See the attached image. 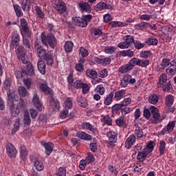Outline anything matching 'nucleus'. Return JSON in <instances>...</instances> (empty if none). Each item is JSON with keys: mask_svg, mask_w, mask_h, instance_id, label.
Listing matches in <instances>:
<instances>
[{"mask_svg": "<svg viewBox=\"0 0 176 176\" xmlns=\"http://www.w3.org/2000/svg\"><path fill=\"white\" fill-rule=\"evenodd\" d=\"M6 151L10 157H16V155H17V150L12 143L7 144Z\"/></svg>", "mask_w": 176, "mask_h": 176, "instance_id": "8", "label": "nucleus"}, {"mask_svg": "<svg viewBox=\"0 0 176 176\" xmlns=\"http://www.w3.org/2000/svg\"><path fill=\"white\" fill-rule=\"evenodd\" d=\"M86 75L88 78H91V79H96L98 76L97 72L94 69H88L86 72Z\"/></svg>", "mask_w": 176, "mask_h": 176, "instance_id": "32", "label": "nucleus"}, {"mask_svg": "<svg viewBox=\"0 0 176 176\" xmlns=\"http://www.w3.org/2000/svg\"><path fill=\"white\" fill-rule=\"evenodd\" d=\"M19 94L20 96H22V97H27L28 96V91H27V89L23 86H20L18 88Z\"/></svg>", "mask_w": 176, "mask_h": 176, "instance_id": "43", "label": "nucleus"}, {"mask_svg": "<svg viewBox=\"0 0 176 176\" xmlns=\"http://www.w3.org/2000/svg\"><path fill=\"white\" fill-rule=\"evenodd\" d=\"M135 135H131V136H129L125 142V148H126V149H130L132 145H134V144L135 143Z\"/></svg>", "mask_w": 176, "mask_h": 176, "instance_id": "13", "label": "nucleus"}, {"mask_svg": "<svg viewBox=\"0 0 176 176\" xmlns=\"http://www.w3.org/2000/svg\"><path fill=\"white\" fill-rule=\"evenodd\" d=\"M83 64H85V59L80 58L78 63L76 64L75 66L76 71H77L78 72H83V71H85Z\"/></svg>", "mask_w": 176, "mask_h": 176, "instance_id": "20", "label": "nucleus"}, {"mask_svg": "<svg viewBox=\"0 0 176 176\" xmlns=\"http://www.w3.org/2000/svg\"><path fill=\"white\" fill-rule=\"evenodd\" d=\"M165 104L168 107H172V105L174 104V96H173L171 94L166 96L165 98Z\"/></svg>", "mask_w": 176, "mask_h": 176, "instance_id": "33", "label": "nucleus"}, {"mask_svg": "<svg viewBox=\"0 0 176 176\" xmlns=\"http://www.w3.org/2000/svg\"><path fill=\"white\" fill-rule=\"evenodd\" d=\"M34 167L37 171H42V170H43V163L39 160H36L34 162Z\"/></svg>", "mask_w": 176, "mask_h": 176, "instance_id": "48", "label": "nucleus"}, {"mask_svg": "<svg viewBox=\"0 0 176 176\" xmlns=\"http://www.w3.org/2000/svg\"><path fill=\"white\" fill-rule=\"evenodd\" d=\"M121 104H122V107H127V105H130V104H131V98H124L121 102Z\"/></svg>", "mask_w": 176, "mask_h": 176, "instance_id": "62", "label": "nucleus"}, {"mask_svg": "<svg viewBox=\"0 0 176 176\" xmlns=\"http://www.w3.org/2000/svg\"><path fill=\"white\" fill-rule=\"evenodd\" d=\"M12 86V81H10V79L8 78L4 81V89L7 91L10 90V87Z\"/></svg>", "mask_w": 176, "mask_h": 176, "instance_id": "57", "label": "nucleus"}, {"mask_svg": "<svg viewBox=\"0 0 176 176\" xmlns=\"http://www.w3.org/2000/svg\"><path fill=\"white\" fill-rule=\"evenodd\" d=\"M130 80V75H125L122 80H121L120 86L121 87H127Z\"/></svg>", "mask_w": 176, "mask_h": 176, "instance_id": "35", "label": "nucleus"}, {"mask_svg": "<svg viewBox=\"0 0 176 176\" xmlns=\"http://www.w3.org/2000/svg\"><path fill=\"white\" fill-rule=\"evenodd\" d=\"M41 41L45 46H47L49 45L52 49H54L56 45H57V40L53 34H48L46 35L45 32L41 33Z\"/></svg>", "mask_w": 176, "mask_h": 176, "instance_id": "2", "label": "nucleus"}, {"mask_svg": "<svg viewBox=\"0 0 176 176\" xmlns=\"http://www.w3.org/2000/svg\"><path fill=\"white\" fill-rule=\"evenodd\" d=\"M34 47L36 50V55L38 57L40 58H43L47 52H46V50L42 47V45H41V42L38 40L35 41Z\"/></svg>", "mask_w": 176, "mask_h": 176, "instance_id": "5", "label": "nucleus"}, {"mask_svg": "<svg viewBox=\"0 0 176 176\" xmlns=\"http://www.w3.org/2000/svg\"><path fill=\"white\" fill-rule=\"evenodd\" d=\"M49 105L52 109H58L60 108V102H58V100L54 99L53 94L49 96Z\"/></svg>", "mask_w": 176, "mask_h": 176, "instance_id": "9", "label": "nucleus"}, {"mask_svg": "<svg viewBox=\"0 0 176 176\" xmlns=\"http://www.w3.org/2000/svg\"><path fill=\"white\" fill-rule=\"evenodd\" d=\"M77 137L80 140H85V141H90L91 140V135L83 131H78L77 133Z\"/></svg>", "mask_w": 176, "mask_h": 176, "instance_id": "21", "label": "nucleus"}, {"mask_svg": "<svg viewBox=\"0 0 176 176\" xmlns=\"http://www.w3.org/2000/svg\"><path fill=\"white\" fill-rule=\"evenodd\" d=\"M16 54L18 58H23V56H25V53H24V47L22 45L15 46Z\"/></svg>", "mask_w": 176, "mask_h": 176, "instance_id": "22", "label": "nucleus"}, {"mask_svg": "<svg viewBox=\"0 0 176 176\" xmlns=\"http://www.w3.org/2000/svg\"><path fill=\"white\" fill-rule=\"evenodd\" d=\"M35 74L34 69V65L30 63H28L27 65V68L22 69L21 76H24V75H28V76H32Z\"/></svg>", "mask_w": 176, "mask_h": 176, "instance_id": "7", "label": "nucleus"}, {"mask_svg": "<svg viewBox=\"0 0 176 176\" xmlns=\"http://www.w3.org/2000/svg\"><path fill=\"white\" fill-rule=\"evenodd\" d=\"M43 146L45 148V153L47 156L50 155V153L53 152V148L54 145L52 143H46L45 142H41Z\"/></svg>", "mask_w": 176, "mask_h": 176, "instance_id": "15", "label": "nucleus"}, {"mask_svg": "<svg viewBox=\"0 0 176 176\" xmlns=\"http://www.w3.org/2000/svg\"><path fill=\"white\" fill-rule=\"evenodd\" d=\"M107 136L109 139V140H107V143L110 144V145H112L113 142H116V133L113 131H109L107 133Z\"/></svg>", "mask_w": 176, "mask_h": 176, "instance_id": "16", "label": "nucleus"}, {"mask_svg": "<svg viewBox=\"0 0 176 176\" xmlns=\"http://www.w3.org/2000/svg\"><path fill=\"white\" fill-rule=\"evenodd\" d=\"M77 103L79 107L81 108H87V102L82 96H80L77 98Z\"/></svg>", "mask_w": 176, "mask_h": 176, "instance_id": "25", "label": "nucleus"}, {"mask_svg": "<svg viewBox=\"0 0 176 176\" xmlns=\"http://www.w3.org/2000/svg\"><path fill=\"white\" fill-rule=\"evenodd\" d=\"M166 149V142L161 140L160 142L159 151L160 155H164V150Z\"/></svg>", "mask_w": 176, "mask_h": 176, "instance_id": "46", "label": "nucleus"}, {"mask_svg": "<svg viewBox=\"0 0 176 176\" xmlns=\"http://www.w3.org/2000/svg\"><path fill=\"white\" fill-rule=\"evenodd\" d=\"M56 176H67V170L63 168H59L58 171L56 173Z\"/></svg>", "mask_w": 176, "mask_h": 176, "instance_id": "61", "label": "nucleus"}, {"mask_svg": "<svg viewBox=\"0 0 176 176\" xmlns=\"http://www.w3.org/2000/svg\"><path fill=\"white\" fill-rule=\"evenodd\" d=\"M9 109L11 116H13L14 118H17V116H19V114L20 113V109L18 108L17 104H16L14 102H12L10 104Z\"/></svg>", "mask_w": 176, "mask_h": 176, "instance_id": "6", "label": "nucleus"}, {"mask_svg": "<svg viewBox=\"0 0 176 176\" xmlns=\"http://www.w3.org/2000/svg\"><path fill=\"white\" fill-rule=\"evenodd\" d=\"M23 122L28 126L31 124V118H30V114H28L27 112L25 113Z\"/></svg>", "mask_w": 176, "mask_h": 176, "instance_id": "56", "label": "nucleus"}, {"mask_svg": "<svg viewBox=\"0 0 176 176\" xmlns=\"http://www.w3.org/2000/svg\"><path fill=\"white\" fill-rule=\"evenodd\" d=\"M74 48V43L72 41H67L65 44V50L67 53H71L72 49Z\"/></svg>", "mask_w": 176, "mask_h": 176, "instance_id": "39", "label": "nucleus"}, {"mask_svg": "<svg viewBox=\"0 0 176 176\" xmlns=\"http://www.w3.org/2000/svg\"><path fill=\"white\" fill-rule=\"evenodd\" d=\"M126 91L124 89H121L115 93L114 98L116 100V101H119L120 100H122L123 97H124Z\"/></svg>", "mask_w": 176, "mask_h": 176, "instance_id": "29", "label": "nucleus"}, {"mask_svg": "<svg viewBox=\"0 0 176 176\" xmlns=\"http://www.w3.org/2000/svg\"><path fill=\"white\" fill-rule=\"evenodd\" d=\"M145 43L150 46H156L158 43V41L156 38H148L146 39Z\"/></svg>", "mask_w": 176, "mask_h": 176, "instance_id": "41", "label": "nucleus"}, {"mask_svg": "<svg viewBox=\"0 0 176 176\" xmlns=\"http://www.w3.org/2000/svg\"><path fill=\"white\" fill-rule=\"evenodd\" d=\"M82 129L85 130H89L91 133H96V129L93 127V125L87 122H85L82 123Z\"/></svg>", "mask_w": 176, "mask_h": 176, "instance_id": "30", "label": "nucleus"}, {"mask_svg": "<svg viewBox=\"0 0 176 176\" xmlns=\"http://www.w3.org/2000/svg\"><path fill=\"white\" fill-rule=\"evenodd\" d=\"M14 9L17 17H21L23 16V12H21V7L17 4H14Z\"/></svg>", "mask_w": 176, "mask_h": 176, "instance_id": "45", "label": "nucleus"}, {"mask_svg": "<svg viewBox=\"0 0 176 176\" xmlns=\"http://www.w3.org/2000/svg\"><path fill=\"white\" fill-rule=\"evenodd\" d=\"M32 102L36 107V109L41 112L42 111V103H41V101H39V97L38 96V94H34Z\"/></svg>", "mask_w": 176, "mask_h": 176, "instance_id": "14", "label": "nucleus"}, {"mask_svg": "<svg viewBox=\"0 0 176 176\" xmlns=\"http://www.w3.org/2000/svg\"><path fill=\"white\" fill-rule=\"evenodd\" d=\"M160 65L163 69L170 67L171 65V61L170 62V60L168 58L163 59L162 61L161 62Z\"/></svg>", "mask_w": 176, "mask_h": 176, "instance_id": "54", "label": "nucleus"}, {"mask_svg": "<svg viewBox=\"0 0 176 176\" xmlns=\"http://www.w3.org/2000/svg\"><path fill=\"white\" fill-rule=\"evenodd\" d=\"M43 58L46 61L47 65H52L54 63V59H53V55L52 54L47 52Z\"/></svg>", "mask_w": 176, "mask_h": 176, "instance_id": "24", "label": "nucleus"}, {"mask_svg": "<svg viewBox=\"0 0 176 176\" xmlns=\"http://www.w3.org/2000/svg\"><path fill=\"white\" fill-rule=\"evenodd\" d=\"M168 129V133H173V130H174V127H175V121H170L168 122L167 126H166Z\"/></svg>", "mask_w": 176, "mask_h": 176, "instance_id": "49", "label": "nucleus"}, {"mask_svg": "<svg viewBox=\"0 0 176 176\" xmlns=\"http://www.w3.org/2000/svg\"><path fill=\"white\" fill-rule=\"evenodd\" d=\"M35 3V0H23L21 8L23 10L30 11L31 9V4Z\"/></svg>", "mask_w": 176, "mask_h": 176, "instance_id": "12", "label": "nucleus"}, {"mask_svg": "<svg viewBox=\"0 0 176 176\" xmlns=\"http://www.w3.org/2000/svg\"><path fill=\"white\" fill-rule=\"evenodd\" d=\"M160 81L159 83L160 85H163V83H166V81L167 80V74H162L160 76Z\"/></svg>", "mask_w": 176, "mask_h": 176, "instance_id": "59", "label": "nucleus"}, {"mask_svg": "<svg viewBox=\"0 0 176 176\" xmlns=\"http://www.w3.org/2000/svg\"><path fill=\"white\" fill-rule=\"evenodd\" d=\"M91 19H93L91 14L83 15L82 17L75 16L72 19L73 24L84 28L85 27H87V23H89Z\"/></svg>", "mask_w": 176, "mask_h": 176, "instance_id": "3", "label": "nucleus"}, {"mask_svg": "<svg viewBox=\"0 0 176 176\" xmlns=\"http://www.w3.org/2000/svg\"><path fill=\"white\" fill-rule=\"evenodd\" d=\"M20 153L21 157H27V156H28V150H27V147H25V146H21Z\"/></svg>", "mask_w": 176, "mask_h": 176, "instance_id": "50", "label": "nucleus"}, {"mask_svg": "<svg viewBox=\"0 0 176 176\" xmlns=\"http://www.w3.org/2000/svg\"><path fill=\"white\" fill-rule=\"evenodd\" d=\"M148 25H149V23H148L140 22L135 25V30H145L146 28H148Z\"/></svg>", "mask_w": 176, "mask_h": 176, "instance_id": "36", "label": "nucleus"}, {"mask_svg": "<svg viewBox=\"0 0 176 176\" xmlns=\"http://www.w3.org/2000/svg\"><path fill=\"white\" fill-rule=\"evenodd\" d=\"M124 39L126 42L128 43L129 46H131V43H134V37L133 36H124Z\"/></svg>", "mask_w": 176, "mask_h": 176, "instance_id": "55", "label": "nucleus"}, {"mask_svg": "<svg viewBox=\"0 0 176 176\" xmlns=\"http://www.w3.org/2000/svg\"><path fill=\"white\" fill-rule=\"evenodd\" d=\"M20 42V36L17 33H14L11 39L10 49H14L15 46H19Z\"/></svg>", "mask_w": 176, "mask_h": 176, "instance_id": "11", "label": "nucleus"}, {"mask_svg": "<svg viewBox=\"0 0 176 176\" xmlns=\"http://www.w3.org/2000/svg\"><path fill=\"white\" fill-rule=\"evenodd\" d=\"M14 103L16 105L18 106V108L20 109L24 108L25 107V102H24V100L23 98H19V100H15Z\"/></svg>", "mask_w": 176, "mask_h": 176, "instance_id": "47", "label": "nucleus"}, {"mask_svg": "<svg viewBox=\"0 0 176 176\" xmlns=\"http://www.w3.org/2000/svg\"><path fill=\"white\" fill-rule=\"evenodd\" d=\"M54 8L57 10L58 13L60 14H63V13H65L67 10V5L63 1L56 0L54 2Z\"/></svg>", "mask_w": 176, "mask_h": 176, "instance_id": "4", "label": "nucleus"}, {"mask_svg": "<svg viewBox=\"0 0 176 176\" xmlns=\"http://www.w3.org/2000/svg\"><path fill=\"white\" fill-rule=\"evenodd\" d=\"M19 130H20V118H16L14 124V128L12 129V135H14V133H17Z\"/></svg>", "mask_w": 176, "mask_h": 176, "instance_id": "31", "label": "nucleus"}, {"mask_svg": "<svg viewBox=\"0 0 176 176\" xmlns=\"http://www.w3.org/2000/svg\"><path fill=\"white\" fill-rule=\"evenodd\" d=\"M96 90L100 96H104L105 94V87L102 85H99L96 87Z\"/></svg>", "mask_w": 176, "mask_h": 176, "instance_id": "53", "label": "nucleus"}, {"mask_svg": "<svg viewBox=\"0 0 176 176\" xmlns=\"http://www.w3.org/2000/svg\"><path fill=\"white\" fill-rule=\"evenodd\" d=\"M117 49L118 48L116 47L107 46L104 47V52L107 54H112L113 53H115V52H116Z\"/></svg>", "mask_w": 176, "mask_h": 176, "instance_id": "42", "label": "nucleus"}, {"mask_svg": "<svg viewBox=\"0 0 176 176\" xmlns=\"http://www.w3.org/2000/svg\"><path fill=\"white\" fill-rule=\"evenodd\" d=\"M122 57H133L134 56V51L131 50L121 51L119 54Z\"/></svg>", "mask_w": 176, "mask_h": 176, "instance_id": "28", "label": "nucleus"}, {"mask_svg": "<svg viewBox=\"0 0 176 176\" xmlns=\"http://www.w3.org/2000/svg\"><path fill=\"white\" fill-rule=\"evenodd\" d=\"M148 156V153L145 151L139 152L138 154V160H140V162H144L145 160V158Z\"/></svg>", "mask_w": 176, "mask_h": 176, "instance_id": "44", "label": "nucleus"}, {"mask_svg": "<svg viewBox=\"0 0 176 176\" xmlns=\"http://www.w3.org/2000/svg\"><path fill=\"white\" fill-rule=\"evenodd\" d=\"M94 9L96 12H101V10H104V9H112V6L104 2H99L95 6Z\"/></svg>", "mask_w": 176, "mask_h": 176, "instance_id": "10", "label": "nucleus"}, {"mask_svg": "<svg viewBox=\"0 0 176 176\" xmlns=\"http://www.w3.org/2000/svg\"><path fill=\"white\" fill-rule=\"evenodd\" d=\"M135 134L137 135L138 138H142L144 137V132L142 131V129L138 125L135 124Z\"/></svg>", "mask_w": 176, "mask_h": 176, "instance_id": "37", "label": "nucleus"}, {"mask_svg": "<svg viewBox=\"0 0 176 176\" xmlns=\"http://www.w3.org/2000/svg\"><path fill=\"white\" fill-rule=\"evenodd\" d=\"M78 6L83 12H90L91 10L90 4L87 2L80 3Z\"/></svg>", "mask_w": 176, "mask_h": 176, "instance_id": "26", "label": "nucleus"}, {"mask_svg": "<svg viewBox=\"0 0 176 176\" xmlns=\"http://www.w3.org/2000/svg\"><path fill=\"white\" fill-rule=\"evenodd\" d=\"M37 67L38 71L42 74V75H45L46 74V63L43 60H38L37 63Z\"/></svg>", "mask_w": 176, "mask_h": 176, "instance_id": "19", "label": "nucleus"}, {"mask_svg": "<svg viewBox=\"0 0 176 176\" xmlns=\"http://www.w3.org/2000/svg\"><path fill=\"white\" fill-rule=\"evenodd\" d=\"M160 122H162V118L160 117V113H157L155 114H153L151 123H153V124H157V123H160Z\"/></svg>", "mask_w": 176, "mask_h": 176, "instance_id": "34", "label": "nucleus"}, {"mask_svg": "<svg viewBox=\"0 0 176 176\" xmlns=\"http://www.w3.org/2000/svg\"><path fill=\"white\" fill-rule=\"evenodd\" d=\"M34 9L40 19H43V17H45V13H43V11H42V9H41L39 6H34Z\"/></svg>", "mask_w": 176, "mask_h": 176, "instance_id": "52", "label": "nucleus"}, {"mask_svg": "<svg viewBox=\"0 0 176 176\" xmlns=\"http://www.w3.org/2000/svg\"><path fill=\"white\" fill-rule=\"evenodd\" d=\"M7 96L9 101H12L14 102L16 101V96L14 95V91L8 90L7 91Z\"/></svg>", "mask_w": 176, "mask_h": 176, "instance_id": "40", "label": "nucleus"}, {"mask_svg": "<svg viewBox=\"0 0 176 176\" xmlns=\"http://www.w3.org/2000/svg\"><path fill=\"white\" fill-rule=\"evenodd\" d=\"M149 59L141 60L138 58H133L126 65L121 66L118 69V72L120 74H126V72L131 71L135 65H139V67H142V68H146L149 65Z\"/></svg>", "mask_w": 176, "mask_h": 176, "instance_id": "1", "label": "nucleus"}, {"mask_svg": "<svg viewBox=\"0 0 176 176\" xmlns=\"http://www.w3.org/2000/svg\"><path fill=\"white\" fill-rule=\"evenodd\" d=\"M114 92H111L104 99V105H111L112 104V99L113 98Z\"/></svg>", "mask_w": 176, "mask_h": 176, "instance_id": "38", "label": "nucleus"}, {"mask_svg": "<svg viewBox=\"0 0 176 176\" xmlns=\"http://www.w3.org/2000/svg\"><path fill=\"white\" fill-rule=\"evenodd\" d=\"M133 43L135 49L140 50V49H142L143 47H145V44L142 43L140 41H134Z\"/></svg>", "mask_w": 176, "mask_h": 176, "instance_id": "58", "label": "nucleus"}, {"mask_svg": "<svg viewBox=\"0 0 176 176\" xmlns=\"http://www.w3.org/2000/svg\"><path fill=\"white\" fill-rule=\"evenodd\" d=\"M166 74L168 75H174L176 72V63L175 60H172L170 65L166 69Z\"/></svg>", "mask_w": 176, "mask_h": 176, "instance_id": "17", "label": "nucleus"}, {"mask_svg": "<svg viewBox=\"0 0 176 176\" xmlns=\"http://www.w3.org/2000/svg\"><path fill=\"white\" fill-rule=\"evenodd\" d=\"M152 53L150 51H144L140 53L141 57L143 58H148L151 56Z\"/></svg>", "mask_w": 176, "mask_h": 176, "instance_id": "64", "label": "nucleus"}, {"mask_svg": "<svg viewBox=\"0 0 176 176\" xmlns=\"http://www.w3.org/2000/svg\"><path fill=\"white\" fill-rule=\"evenodd\" d=\"M103 123L107 126H111V124H112V120L109 118V116H106L103 118Z\"/></svg>", "mask_w": 176, "mask_h": 176, "instance_id": "60", "label": "nucleus"}, {"mask_svg": "<svg viewBox=\"0 0 176 176\" xmlns=\"http://www.w3.org/2000/svg\"><path fill=\"white\" fill-rule=\"evenodd\" d=\"M21 34L23 38H31V30L30 28H21Z\"/></svg>", "mask_w": 176, "mask_h": 176, "instance_id": "27", "label": "nucleus"}, {"mask_svg": "<svg viewBox=\"0 0 176 176\" xmlns=\"http://www.w3.org/2000/svg\"><path fill=\"white\" fill-rule=\"evenodd\" d=\"M153 149H155V142H153V141H150L148 142V144H147L145 150L148 151L147 152L148 153H151V152H152V151H153Z\"/></svg>", "mask_w": 176, "mask_h": 176, "instance_id": "51", "label": "nucleus"}, {"mask_svg": "<svg viewBox=\"0 0 176 176\" xmlns=\"http://www.w3.org/2000/svg\"><path fill=\"white\" fill-rule=\"evenodd\" d=\"M65 107H66V108H68L69 109L72 108V107H73L72 99H71V98H66Z\"/></svg>", "mask_w": 176, "mask_h": 176, "instance_id": "63", "label": "nucleus"}, {"mask_svg": "<svg viewBox=\"0 0 176 176\" xmlns=\"http://www.w3.org/2000/svg\"><path fill=\"white\" fill-rule=\"evenodd\" d=\"M40 89L41 91H43L45 94H49L50 96H52L53 94V91L47 86V84L43 83L40 86Z\"/></svg>", "mask_w": 176, "mask_h": 176, "instance_id": "18", "label": "nucleus"}, {"mask_svg": "<svg viewBox=\"0 0 176 176\" xmlns=\"http://www.w3.org/2000/svg\"><path fill=\"white\" fill-rule=\"evenodd\" d=\"M148 102L153 105L157 104V102H159V96L156 94H152L148 97Z\"/></svg>", "mask_w": 176, "mask_h": 176, "instance_id": "23", "label": "nucleus"}]
</instances>
